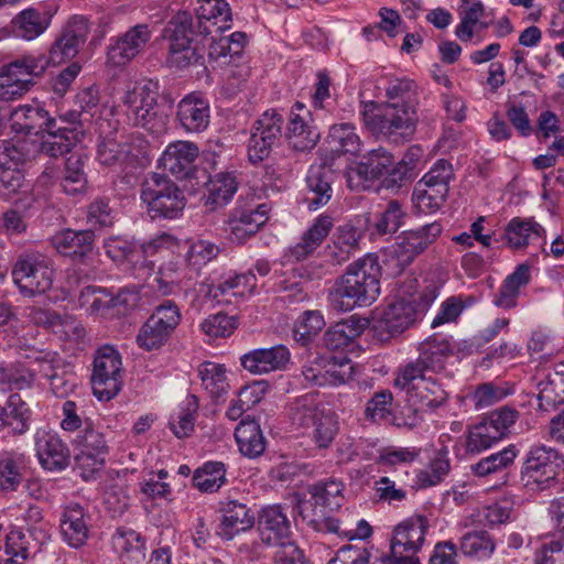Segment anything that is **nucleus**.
<instances>
[{"instance_id": "39", "label": "nucleus", "mask_w": 564, "mask_h": 564, "mask_svg": "<svg viewBox=\"0 0 564 564\" xmlns=\"http://www.w3.org/2000/svg\"><path fill=\"white\" fill-rule=\"evenodd\" d=\"M238 189L237 176L234 172H219L207 184L205 205L215 210L226 206Z\"/></svg>"}, {"instance_id": "6", "label": "nucleus", "mask_w": 564, "mask_h": 564, "mask_svg": "<svg viewBox=\"0 0 564 564\" xmlns=\"http://www.w3.org/2000/svg\"><path fill=\"white\" fill-rule=\"evenodd\" d=\"M435 296L421 294L417 299H400L390 303L375 322L373 328L380 340L400 335L420 319Z\"/></svg>"}, {"instance_id": "61", "label": "nucleus", "mask_w": 564, "mask_h": 564, "mask_svg": "<svg viewBox=\"0 0 564 564\" xmlns=\"http://www.w3.org/2000/svg\"><path fill=\"white\" fill-rule=\"evenodd\" d=\"M495 550V543L486 531L467 532L460 539V551L464 555L486 558Z\"/></svg>"}, {"instance_id": "2", "label": "nucleus", "mask_w": 564, "mask_h": 564, "mask_svg": "<svg viewBox=\"0 0 564 564\" xmlns=\"http://www.w3.org/2000/svg\"><path fill=\"white\" fill-rule=\"evenodd\" d=\"M159 85L152 80L137 83L127 89L121 100L128 120L153 134L163 133L169 116L164 105L159 102Z\"/></svg>"}, {"instance_id": "38", "label": "nucleus", "mask_w": 564, "mask_h": 564, "mask_svg": "<svg viewBox=\"0 0 564 564\" xmlns=\"http://www.w3.org/2000/svg\"><path fill=\"white\" fill-rule=\"evenodd\" d=\"M285 135L289 144L301 152L312 150L319 139V132L300 112L290 113Z\"/></svg>"}, {"instance_id": "16", "label": "nucleus", "mask_w": 564, "mask_h": 564, "mask_svg": "<svg viewBox=\"0 0 564 564\" xmlns=\"http://www.w3.org/2000/svg\"><path fill=\"white\" fill-rule=\"evenodd\" d=\"M427 529L429 521L423 516L412 517L403 521L393 531L390 543L392 555L399 558L402 555L409 558H419L416 554L425 542Z\"/></svg>"}, {"instance_id": "23", "label": "nucleus", "mask_w": 564, "mask_h": 564, "mask_svg": "<svg viewBox=\"0 0 564 564\" xmlns=\"http://www.w3.org/2000/svg\"><path fill=\"white\" fill-rule=\"evenodd\" d=\"M152 32L148 24H137L108 48V59L113 65H124L134 58L150 41Z\"/></svg>"}, {"instance_id": "55", "label": "nucleus", "mask_w": 564, "mask_h": 564, "mask_svg": "<svg viewBox=\"0 0 564 564\" xmlns=\"http://www.w3.org/2000/svg\"><path fill=\"white\" fill-rule=\"evenodd\" d=\"M226 482V468L221 462H207L193 475V485L202 492H216Z\"/></svg>"}, {"instance_id": "9", "label": "nucleus", "mask_w": 564, "mask_h": 564, "mask_svg": "<svg viewBox=\"0 0 564 564\" xmlns=\"http://www.w3.org/2000/svg\"><path fill=\"white\" fill-rule=\"evenodd\" d=\"M12 279L22 295L32 297L52 288L54 270L40 252L25 251L14 263Z\"/></svg>"}, {"instance_id": "31", "label": "nucleus", "mask_w": 564, "mask_h": 564, "mask_svg": "<svg viewBox=\"0 0 564 564\" xmlns=\"http://www.w3.org/2000/svg\"><path fill=\"white\" fill-rule=\"evenodd\" d=\"M143 139L132 135L130 142L106 140L98 148V160L102 165H132L141 153Z\"/></svg>"}, {"instance_id": "36", "label": "nucleus", "mask_w": 564, "mask_h": 564, "mask_svg": "<svg viewBox=\"0 0 564 564\" xmlns=\"http://www.w3.org/2000/svg\"><path fill=\"white\" fill-rule=\"evenodd\" d=\"M235 438L240 453L246 457L256 458L265 451V438L254 419L241 420L235 430Z\"/></svg>"}, {"instance_id": "44", "label": "nucleus", "mask_w": 564, "mask_h": 564, "mask_svg": "<svg viewBox=\"0 0 564 564\" xmlns=\"http://www.w3.org/2000/svg\"><path fill=\"white\" fill-rule=\"evenodd\" d=\"M362 333L361 325L354 319H345L329 327L324 336V345L329 350H345L354 345V341Z\"/></svg>"}, {"instance_id": "47", "label": "nucleus", "mask_w": 564, "mask_h": 564, "mask_svg": "<svg viewBox=\"0 0 564 564\" xmlns=\"http://www.w3.org/2000/svg\"><path fill=\"white\" fill-rule=\"evenodd\" d=\"M197 371L202 386L210 398L218 400L227 393L229 383L227 381V370L224 365L205 361L199 365Z\"/></svg>"}, {"instance_id": "40", "label": "nucleus", "mask_w": 564, "mask_h": 564, "mask_svg": "<svg viewBox=\"0 0 564 564\" xmlns=\"http://www.w3.org/2000/svg\"><path fill=\"white\" fill-rule=\"evenodd\" d=\"M106 254L119 264H128L138 278L142 257L140 243L123 237H110L104 243Z\"/></svg>"}, {"instance_id": "35", "label": "nucleus", "mask_w": 564, "mask_h": 564, "mask_svg": "<svg viewBox=\"0 0 564 564\" xmlns=\"http://www.w3.org/2000/svg\"><path fill=\"white\" fill-rule=\"evenodd\" d=\"M544 235L545 229L533 217H514L506 226L503 238L509 248L519 250Z\"/></svg>"}, {"instance_id": "22", "label": "nucleus", "mask_w": 564, "mask_h": 564, "mask_svg": "<svg viewBox=\"0 0 564 564\" xmlns=\"http://www.w3.org/2000/svg\"><path fill=\"white\" fill-rule=\"evenodd\" d=\"M11 129L18 134H43L53 131L56 120L39 105H23L17 107L10 116Z\"/></svg>"}, {"instance_id": "45", "label": "nucleus", "mask_w": 564, "mask_h": 564, "mask_svg": "<svg viewBox=\"0 0 564 564\" xmlns=\"http://www.w3.org/2000/svg\"><path fill=\"white\" fill-rule=\"evenodd\" d=\"M451 470V460L446 447L438 449L425 468L419 469L415 482L419 488H429L440 485Z\"/></svg>"}, {"instance_id": "58", "label": "nucleus", "mask_w": 564, "mask_h": 564, "mask_svg": "<svg viewBox=\"0 0 564 564\" xmlns=\"http://www.w3.org/2000/svg\"><path fill=\"white\" fill-rule=\"evenodd\" d=\"M2 409L6 411L7 425L12 426L14 433L23 434L29 430L31 411L20 394H11Z\"/></svg>"}, {"instance_id": "56", "label": "nucleus", "mask_w": 564, "mask_h": 564, "mask_svg": "<svg viewBox=\"0 0 564 564\" xmlns=\"http://www.w3.org/2000/svg\"><path fill=\"white\" fill-rule=\"evenodd\" d=\"M78 301L89 314L112 317V295L106 289L88 285L80 291Z\"/></svg>"}, {"instance_id": "29", "label": "nucleus", "mask_w": 564, "mask_h": 564, "mask_svg": "<svg viewBox=\"0 0 564 564\" xmlns=\"http://www.w3.org/2000/svg\"><path fill=\"white\" fill-rule=\"evenodd\" d=\"M305 181L307 188L305 202L308 209L316 210L326 205L333 195V171L325 164L312 165Z\"/></svg>"}, {"instance_id": "4", "label": "nucleus", "mask_w": 564, "mask_h": 564, "mask_svg": "<svg viewBox=\"0 0 564 564\" xmlns=\"http://www.w3.org/2000/svg\"><path fill=\"white\" fill-rule=\"evenodd\" d=\"M141 199L152 218H177L186 204L182 189L167 176L149 175L141 186Z\"/></svg>"}, {"instance_id": "41", "label": "nucleus", "mask_w": 564, "mask_h": 564, "mask_svg": "<svg viewBox=\"0 0 564 564\" xmlns=\"http://www.w3.org/2000/svg\"><path fill=\"white\" fill-rule=\"evenodd\" d=\"M178 247V239L166 232L158 235L147 242L140 243L142 257L139 267L140 273L138 274V278L145 279L154 272L155 263L149 259L150 257L164 251L174 253Z\"/></svg>"}, {"instance_id": "62", "label": "nucleus", "mask_w": 564, "mask_h": 564, "mask_svg": "<svg viewBox=\"0 0 564 564\" xmlns=\"http://www.w3.org/2000/svg\"><path fill=\"white\" fill-rule=\"evenodd\" d=\"M406 214L398 200H390L378 215L375 230L378 235H392L404 224Z\"/></svg>"}, {"instance_id": "30", "label": "nucleus", "mask_w": 564, "mask_h": 564, "mask_svg": "<svg viewBox=\"0 0 564 564\" xmlns=\"http://www.w3.org/2000/svg\"><path fill=\"white\" fill-rule=\"evenodd\" d=\"M362 232L356 226L347 223L338 226L327 247V254L335 264L347 262L360 250Z\"/></svg>"}, {"instance_id": "3", "label": "nucleus", "mask_w": 564, "mask_h": 564, "mask_svg": "<svg viewBox=\"0 0 564 564\" xmlns=\"http://www.w3.org/2000/svg\"><path fill=\"white\" fill-rule=\"evenodd\" d=\"M361 117L365 126L373 134L392 142L410 140L419 123L417 107L411 104L400 105V101L384 102L376 112L365 109Z\"/></svg>"}, {"instance_id": "19", "label": "nucleus", "mask_w": 564, "mask_h": 564, "mask_svg": "<svg viewBox=\"0 0 564 564\" xmlns=\"http://www.w3.org/2000/svg\"><path fill=\"white\" fill-rule=\"evenodd\" d=\"M176 119L188 133L205 131L210 121L209 101L200 93L186 95L177 105Z\"/></svg>"}, {"instance_id": "42", "label": "nucleus", "mask_w": 564, "mask_h": 564, "mask_svg": "<svg viewBox=\"0 0 564 564\" xmlns=\"http://www.w3.org/2000/svg\"><path fill=\"white\" fill-rule=\"evenodd\" d=\"M50 139L43 141L40 147V153L50 158H57L68 153L79 141L82 134L77 128L55 126L53 131H45Z\"/></svg>"}, {"instance_id": "60", "label": "nucleus", "mask_w": 564, "mask_h": 564, "mask_svg": "<svg viewBox=\"0 0 564 564\" xmlns=\"http://www.w3.org/2000/svg\"><path fill=\"white\" fill-rule=\"evenodd\" d=\"M59 185L63 192L68 195H76L84 192L87 185V178L80 158L72 155L67 159Z\"/></svg>"}, {"instance_id": "51", "label": "nucleus", "mask_w": 564, "mask_h": 564, "mask_svg": "<svg viewBox=\"0 0 564 564\" xmlns=\"http://www.w3.org/2000/svg\"><path fill=\"white\" fill-rule=\"evenodd\" d=\"M25 457L21 453L6 452L0 458V489L13 491L22 481Z\"/></svg>"}, {"instance_id": "20", "label": "nucleus", "mask_w": 564, "mask_h": 564, "mask_svg": "<svg viewBox=\"0 0 564 564\" xmlns=\"http://www.w3.org/2000/svg\"><path fill=\"white\" fill-rule=\"evenodd\" d=\"M88 25L84 19H74L53 43L47 59L50 64H61L75 57L79 47L86 42Z\"/></svg>"}, {"instance_id": "21", "label": "nucleus", "mask_w": 564, "mask_h": 564, "mask_svg": "<svg viewBox=\"0 0 564 564\" xmlns=\"http://www.w3.org/2000/svg\"><path fill=\"white\" fill-rule=\"evenodd\" d=\"M258 531L261 541L268 545L290 542L291 522L284 509L280 505L263 508L259 513Z\"/></svg>"}, {"instance_id": "63", "label": "nucleus", "mask_w": 564, "mask_h": 564, "mask_svg": "<svg viewBox=\"0 0 564 564\" xmlns=\"http://www.w3.org/2000/svg\"><path fill=\"white\" fill-rule=\"evenodd\" d=\"M343 490L344 485L341 481L329 479L314 485L311 489V494L316 505L334 510L341 505Z\"/></svg>"}, {"instance_id": "7", "label": "nucleus", "mask_w": 564, "mask_h": 564, "mask_svg": "<svg viewBox=\"0 0 564 564\" xmlns=\"http://www.w3.org/2000/svg\"><path fill=\"white\" fill-rule=\"evenodd\" d=\"M563 467L564 457L558 451L544 445L534 446L525 456L520 479L530 490H545L557 482Z\"/></svg>"}, {"instance_id": "15", "label": "nucleus", "mask_w": 564, "mask_h": 564, "mask_svg": "<svg viewBox=\"0 0 564 564\" xmlns=\"http://www.w3.org/2000/svg\"><path fill=\"white\" fill-rule=\"evenodd\" d=\"M268 206L265 204H237L230 212L227 221L228 239L234 243H245L254 236L268 221Z\"/></svg>"}, {"instance_id": "17", "label": "nucleus", "mask_w": 564, "mask_h": 564, "mask_svg": "<svg viewBox=\"0 0 564 564\" xmlns=\"http://www.w3.org/2000/svg\"><path fill=\"white\" fill-rule=\"evenodd\" d=\"M219 512L221 513V520L217 528V534L226 541L251 530L256 522L251 508L235 499L220 501Z\"/></svg>"}, {"instance_id": "48", "label": "nucleus", "mask_w": 564, "mask_h": 564, "mask_svg": "<svg viewBox=\"0 0 564 564\" xmlns=\"http://www.w3.org/2000/svg\"><path fill=\"white\" fill-rule=\"evenodd\" d=\"M50 19L35 9H25L12 20V29L17 36L34 40L48 26Z\"/></svg>"}, {"instance_id": "33", "label": "nucleus", "mask_w": 564, "mask_h": 564, "mask_svg": "<svg viewBox=\"0 0 564 564\" xmlns=\"http://www.w3.org/2000/svg\"><path fill=\"white\" fill-rule=\"evenodd\" d=\"M326 142L333 158L340 155H358L362 147L356 127L350 122L333 124L329 128Z\"/></svg>"}, {"instance_id": "18", "label": "nucleus", "mask_w": 564, "mask_h": 564, "mask_svg": "<svg viewBox=\"0 0 564 564\" xmlns=\"http://www.w3.org/2000/svg\"><path fill=\"white\" fill-rule=\"evenodd\" d=\"M198 154V147L194 142L178 140L165 148L159 159V166L176 178L184 180L194 172Z\"/></svg>"}, {"instance_id": "43", "label": "nucleus", "mask_w": 564, "mask_h": 564, "mask_svg": "<svg viewBox=\"0 0 564 564\" xmlns=\"http://www.w3.org/2000/svg\"><path fill=\"white\" fill-rule=\"evenodd\" d=\"M519 454L516 445H509L503 449L492 453L470 466L476 477H488L509 469Z\"/></svg>"}, {"instance_id": "10", "label": "nucleus", "mask_w": 564, "mask_h": 564, "mask_svg": "<svg viewBox=\"0 0 564 564\" xmlns=\"http://www.w3.org/2000/svg\"><path fill=\"white\" fill-rule=\"evenodd\" d=\"M181 318L178 306L174 302L165 300L153 310L139 328L135 337L137 345L147 351L161 349L172 337Z\"/></svg>"}, {"instance_id": "1", "label": "nucleus", "mask_w": 564, "mask_h": 564, "mask_svg": "<svg viewBox=\"0 0 564 564\" xmlns=\"http://www.w3.org/2000/svg\"><path fill=\"white\" fill-rule=\"evenodd\" d=\"M380 276L377 257L366 254L354 261L329 291L332 306L341 312L370 306L380 295Z\"/></svg>"}, {"instance_id": "11", "label": "nucleus", "mask_w": 564, "mask_h": 564, "mask_svg": "<svg viewBox=\"0 0 564 564\" xmlns=\"http://www.w3.org/2000/svg\"><path fill=\"white\" fill-rule=\"evenodd\" d=\"M123 370L120 352L110 345L96 350L93 361L91 387L100 401L113 399L122 389Z\"/></svg>"}, {"instance_id": "52", "label": "nucleus", "mask_w": 564, "mask_h": 564, "mask_svg": "<svg viewBox=\"0 0 564 564\" xmlns=\"http://www.w3.org/2000/svg\"><path fill=\"white\" fill-rule=\"evenodd\" d=\"M445 187L429 185L419 181L412 194V202L419 213L432 214L441 208L447 197Z\"/></svg>"}, {"instance_id": "28", "label": "nucleus", "mask_w": 564, "mask_h": 564, "mask_svg": "<svg viewBox=\"0 0 564 564\" xmlns=\"http://www.w3.org/2000/svg\"><path fill=\"white\" fill-rule=\"evenodd\" d=\"M36 455L43 468L63 470L69 463V451L57 434L42 432L35 438Z\"/></svg>"}, {"instance_id": "46", "label": "nucleus", "mask_w": 564, "mask_h": 564, "mask_svg": "<svg viewBox=\"0 0 564 564\" xmlns=\"http://www.w3.org/2000/svg\"><path fill=\"white\" fill-rule=\"evenodd\" d=\"M530 282V268L528 264H519L514 272L509 274L495 299V304L503 308H512L517 305V297L521 286Z\"/></svg>"}, {"instance_id": "24", "label": "nucleus", "mask_w": 564, "mask_h": 564, "mask_svg": "<svg viewBox=\"0 0 564 564\" xmlns=\"http://www.w3.org/2000/svg\"><path fill=\"white\" fill-rule=\"evenodd\" d=\"M196 8L197 33L213 35L230 28L231 10L225 0H198Z\"/></svg>"}, {"instance_id": "37", "label": "nucleus", "mask_w": 564, "mask_h": 564, "mask_svg": "<svg viewBox=\"0 0 564 564\" xmlns=\"http://www.w3.org/2000/svg\"><path fill=\"white\" fill-rule=\"evenodd\" d=\"M22 68L14 61L3 66L0 72V98L12 100L26 94L34 85V79L29 73H22Z\"/></svg>"}, {"instance_id": "59", "label": "nucleus", "mask_w": 564, "mask_h": 564, "mask_svg": "<svg viewBox=\"0 0 564 564\" xmlns=\"http://www.w3.org/2000/svg\"><path fill=\"white\" fill-rule=\"evenodd\" d=\"M539 406L543 411H549L564 403V379H558L557 375H546L538 383Z\"/></svg>"}, {"instance_id": "14", "label": "nucleus", "mask_w": 564, "mask_h": 564, "mask_svg": "<svg viewBox=\"0 0 564 564\" xmlns=\"http://www.w3.org/2000/svg\"><path fill=\"white\" fill-rule=\"evenodd\" d=\"M452 355L453 349L445 337L431 336L420 344L416 360L399 368L402 371V379L411 380L419 373L442 371Z\"/></svg>"}, {"instance_id": "54", "label": "nucleus", "mask_w": 564, "mask_h": 564, "mask_svg": "<svg viewBox=\"0 0 564 564\" xmlns=\"http://www.w3.org/2000/svg\"><path fill=\"white\" fill-rule=\"evenodd\" d=\"M326 411L315 394L306 393L294 401L291 409V419L294 424L310 427Z\"/></svg>"}, {"instance_id": "26", "label": "nucleus", "mask_w": 564, "mask_h": 564, "mask_svg": "<svg viewBox=\"0 0 564 564\" xmlns=\"http://www.w3.org/2000/svg\"><path fill=\"white\" fill-rule=\"evenodd\" d=\"M289 360L290 351L283 345L253 349L240 358L242 368L253 375L280 370L285 367Z\"/></svg>"}, {"instance_id": "12", "label": "nucleus", "mask_w": 564, "mask_h": 564, "mask_svg": "<svg viewBox=\"0 0 564 564\" xmlns=\"http://www.w3.org/2000/svg\"><path fill=\"white\" fill-rule=\"evenodd\" d=\"M284 117L276 109L262 112L254 120L248 143V158L251 163L262 162L283 135Z\"/></svg>"}, {"instance_id": "53", "label": "nucleus", "mask_w": 564, "mask_h": 564, "mask_svg": "<svg viewBox=\"0 0 564 564\" xmlns=\"http://www.w3.org/2000/svg\"><path fill=\"white\" fill-rule=\"evenodd\" d=\"M393 156L386 149L379 147L373 149L364 156V160L358 164L356 172L359 176L367 180H378L388 173L392 166Z\"/></svg>"}, {"instance_id": "8", "label": "nucleus", "mask_w": 564, "mask_h": 564, "mask_svg": "<svg viewBox=\"0 0 564 564\" xmlns=\"http://www.w3.org/2000/svg\"><path fill=\"white\" fill-rule=\"evenodd\" d=\"M197 33L192 14L187 11L177 12L166 24L163 36L169 41L167 62L171 66L184 68L200 63L203 58L192 45L193 35Z\"/></svg>"}, {"instance_id": "32", "label": "nucleus", "mask_w": 564, "mask_h": 564, "mask_svg": "<svg viewBox=\"0 0 564 564\" xmlns=\"http://www.w3.org/2000/svg\"><path fill=\"white\" fill-rule=\"evenodd\" d=\"M95 234L93 230L65 229L52 237L53 247L61 253L72 258H83L94 248Z\"/></svg>"}, {"instance_id": "49", "label": "nucleus", "mask_w": 564, "mask_h": 564, "mask_svg": "<svg viewBox=\"0 0 564 564\" xmlns=\"http://www.w3.org/2000/svg\"><path fill=\"white\" fill-rule=\"evenodd\" d=\"M112 545L117 553L131 558L135 563L143 561L145 557L143 538L130 528H118L112 535Z\"/></svg>"}, {"instance_id": "27", "label": "nucleus", "mask_w": 564, "mask_h": 564, "mask_svg": "<svg viewBox=\"0 0 564 564\" xmlns=\"http://www.w3.org/2000/svg\"><path fill=\"white\" fill-rule=\"evenodd\" d=\"M257 286L254 274L249 271L226 278L218 284H206V297L217 303H230L231 297L245 299L251 295Z\"/></svg>"}, {"instance_id": "5", "label": "nucleus", "mask_w": 564, "mask_h": 564, "mask_svg": "<svg viewBox=\"0 0 564 564\" xmlns=\"http://www.w3.org/2000/svg\"><path fill=\"white\" fill-rule=\"evenodd\" d=\"M442 230V225L434 221L419 229L404 231L386 252L384 265L389 273L391 275L402 273L419 254L436 241Z\"/></svg>"}, {"instance_id": "64", "label": "nucleus", "mask_w": 564, "mask_h": 564, "mask_svg": "<svg viewBox=\"0 0 564 564\" xmlns=\"http://www.w3.org/2000/svg\"><path fill=\"white\" fill-rule=\"evenodd\" d=\"M386 96L389 102L400 101V105L419 106L417 85L412 79L397 78L386 87Z\"/></svg>"}, {"instance_id": "13", "label": "nucleus", "mask_w": 564, "mask_h": 564, "mask_svg": "<svg viewBox=\"0 0 564 564\" xmlns=\"http://www.w3.org/2000/svg\"><path fill=\"white\" fill-rule=\"evenodd\" d=\"M402 379V371L398 370L394 386L405 391L408 400L422 410H434L444 405L448 392L434 377L419 373L415 378Z\"/></svg>"}, {"instance_id": "57", "label": "nucleus", "mask_w": 564, "mask_h": 564, "mask_svg": "<svg viewBox=\"0 0 564 564\" xmlns=\"http://www.w3.org/2000/svg\"><path fill=\"white\" fill-rule=\"evenodd\" d=\"M24 182V176L18 164L11 160L8 149L0 151V194L18 193Z\"/></svg>"}, {"instance_id": "50", "label": "nucleus", "mask_w": 564, "mask_h": 564, "mask_svg": "<svg viewBox=\"0 0 564 564\" xmlns=\"http://www.w3.org/2000/svg\"><path fill=\"white\" fill-rule=\"evenodd\" d=\"M35 380V372L23 364L0 362V390L13 391L30 389Z\"/></svg>"}, {"instance_id": "25", "label": "nucleus", "mask_w": 564, "mask_h": 564, "mask_svg": "<svg viewBox=\"0 0 564 564\" xmlns=\"http://www.w3.org/2000/svg\"><path fill=\"white\" fill-rule=\"evenodd\" d=\"M334 224L335 219L330 215H318L301 240L289 248L288 258L292 261H302L312 256L329 235Z\"/></svg>"}, {"instance_id": "34", "label": "nucleus", "mask_w": 564, "mask_h": 564, "mask_svg": "<svg viewBox=\"0 0 564 564\" xmlns=\"http://www.w3.org/2000/svg\"><path fill=\"white\" fill-rule=\"evenodd\" d=\"M61 532L64 540L73 547L82 546L88 539L87 514L78 503L66 507L61 519Z\"/></svg>"}]
</instances>
